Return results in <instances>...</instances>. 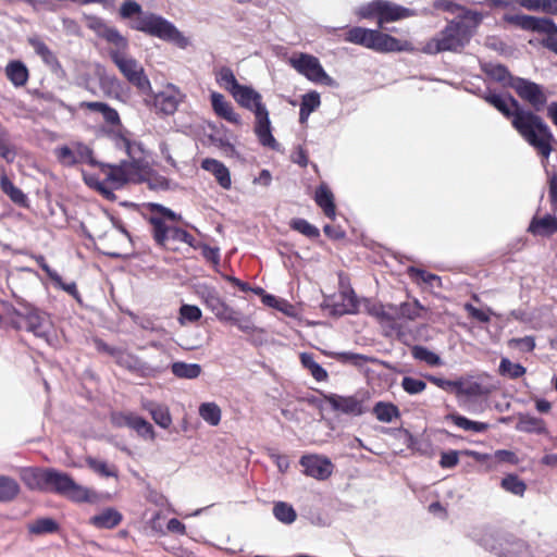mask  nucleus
<instances>
[{
  "mask_svg": "<svg viewBox=\"0 0 557 557\" xmlns=\"http://www.w3.org/2000/svg\"><path fill=\"white\" fill-rule=\"evenodd\" d=\"M446 420L451 421L456 426L473 433H482L488 429V424L484 422L472 421L458 413H449Z\"/></svg>",
  "mask_w": 557,
  "mask_h": 557,
  "instance_id": "nucleus-33",
  "label": "nucleus"
},
{
  "mask_svg": "<svg viewBox=\"0 0 557 557\" xmlns=\"http://www.w3.org/2000/svg\"><path fill=\"white\" fill-rule=\"evenodd\" d=\"M320 95L317 91H311L302 96L300 109L312 113L320 107Z\"/></svg>",
  "mask_w": 557,
  "mask_h": 557,
  "instance_id": "nucleus-58",
  "label": "nucleus"
},
{
  "mask_svg": "<svg viewBox=\"0 0 557 557\" xmlns=\"http://www.w3.org/2000/svg\"><path fill=\"white\" fill-rule=\"evenodd\" d=\"M29 46L34 49L37 55L41 58V60L49 66H53L58 64V60L54 53L49 49V47L37 36L29 37L27 39Z\"/></svg>",
  "mask_w": 557,
  "mask_h": 557,
  "instance_id": "nucleus-34",
  "label": "nucleus"
},
{
  "mask_svg": "<svg viewBox=\"0 0 557 557\" xmlns=\"http://www.w3.org/2000/svg\"><path fill=\"white\" fill-rule=\"evenodd\" d=\"M87 466L97 474L106 478H116L117 469L114 465H109L104 460L96 459L94 457L86 458Z\"/></svg>",
  "mask_w": 557,
  "mask_h": 557,
  "instance_id": "nucleus-42",
  "label": "nucleus"
},
{
  "mask_svg": "<svg viewBox=\"0 0 557 557\" xmlns=\"http://www.w3.org/2000/svg\"><path fill=\"white\" fill-rule=\"evenodd\" d=\"M124 423L145 440L153 441L156 438L153 426L147 420L137 414H126L124 417Z\"/></svg>",
  "mask_w": 557,
  "mask_h": 557,
  "instance_id": "nucleus-24",
  "label": "nucleus"
},
{
  "mask_svg": "<svg viewBox=\"0 0 557 557\" xmlns=\"http://www.w3.org/2000/svg\"><path fill=\"white\" fill-rule=\"evenodd\" d=\"M508 86L515 89L517 95L525 102H528L535 111L544 109L547 102V96L544 88L527 78L516 77L511 78Z\"/></svg>",
  "mask_w": 557,
  "mask_h": 557,
  "instance_id": "nucleus-9",
  "label": "nucleus"
},
{
  "mask_svg": "<svg viewBox=\"0 0 557 557\" xmlns=\"http://www.w3.org/2000/svg\"><path fill=\"white\" fill-rule=\"evenodd\" d=\"M210 99L212 109L218 116L235 125L242 123L240 115L235 112L232 103L222 94L213 91L210 95Z\"/></svg>",
  "mask_w": 557,
  "mask_h": 557,
  "instance_id": "nucleus-18",
  "label": "nucleus"
},
{
  "mask_svg": "<svg viewBox=\"0 0 557 557\" xmlns=\"http://www.w3.org/2000/svg\"><path fill=\"white\" fill-rule=\"evenodd\" d=\"M149 208L151 210V215H158V216H161L164 221L165 220H169V221H177L181 219V216L178 214H176L174 211H172L171 209L162 206V205H159V203H150L149 205Z\"/></svg>",
  "mask_w": 557,
  "mask_h": 557,
  "instance_id": "nucleus-59",
  "label": "nucleus"
},
{
  "mask_svg": "<svg viewBox=\"0 0 557 557\" xmlns=\"http://www.w3.org/2000/svg\"><path fill=\"white\" fill-rule=\"evenodd\" d=\"M198 412L201 419L211 426H216L221 422V408L213 401L202 403L199 406Z\"/></svg>",
  "mask_w": 557,
  "mask_h": 557,
  "instance_id": "nucleus-35",
  "label": "nucleus"
},
{
  "mask_svg": "<svg viewBox=\"0 0 557 557\" xmlns=\"http://www.w3.org/2000/svg\"><path fill=\"white\" fill-rule=\"evenodd\" d=\"M505 557H531L530 548L523 541H517L511 544Z\"/></svg>",
  "mask_w": 557,
  "mask_h": 557,
  "instance_id": "nucleus-60",
  "label": "nucleus"
},
{
  "mask_svg": "<svg viewBox=\"0 0 557 557\" xmlns=\"http://www.w3.org/2000/svg\"><path fill=\"white\" fill-rule=\"evenodd\" d=\"M412 356L414 359L424 361L425 363L432 367L442 366L443 363L441 357L437 354L429 350L426 347L423 346H414L412 348Z\"/></svg>",
  "mask_w": 557,
  "mask_h": 557,
  "instance_id": "nucleus-49",
  "label": "nucleus"
},
{
  "mask_svg": "<svg viewBox=\"0 0 557 557\" xmlns=\"http://www.w3.org/2000/svg\"><path fill=\"white\" fill-rule=\"evenodd\" d=\"M7 77L16 86H24L28 81V70L21 61H11L5 67Z\"/></svg>",
  "mask_w": 557,
  "mask_h": 557,
  "instance_id": "nucleus-29",
  "label": "nucleus"
},
{
  "mask_svg": "<svg viewBox=\"0 0 557 557\" xmlns=\"http://www.w3.org/2000/svg\"><path fill=\"white\" fill-rule=\"evenodd\" d=\"M423 307L420 305L418 300L412 302H403L398 308V314L401 318L414 320L420 317V311Z\"/></svg>",
  "mask_w": 557,
  "mask_h": 557,
  "instance_id": "nucleus-53",
  "label": "nucleus"
},
{
  "mask_svg": "<svg viewBox=\"0 0 557 557\" xmlns=\"http://www.w3.org/2000/svg\"><path fill=\"white\" fill-rule=\"evenodd\" d=\"M0 187L2 191L10 197V199L18 205H23L26 201V196L24 193L14 186V184L9 180L5 174L0 176Z\"/></svg>",
  "mask_w": 557,
  "mask_h": 557,
  "instance_id": "nucleus-46",
  "label": "nucleus"
},
{
  "mask_svg": "<svg viewBox=\"0 0 557 557\" xmlns=\"http://www.w3.org/2000/svg\"><path fill=\"white\" fill-rule=\"evenodd\" d=\"M172 373L181 379L193 380L200 375L201 367L198 363L174 362L171 367Z\"/></svg>",
  "mask_w": 557,
  "mask_h": 557,
  "instance_id": "nucleus-38",
  "label": "nucleus"
},
{
  "mask_svg": "<svg viewBox=\"0 0 557 557\" xmlns=\"http://www.w3.org/2000/svg\"><path fill=\"white\" fill-rule=\"evenodd\" d=\"M325 400L334 411L350 417H359L366 411L363 400L358 395L330 394L325 397Z\"/></svg>",
  "mask_w": 557,
  "mask_h": 557,
  "instance_id": "nucleus-12",
  "label": "nucleus"
},
{
  "mask_svg": "<svg viewBox=\"0 0 557 557\" xmlns=\"http://www.w3.org/2000/svg\"><path fill=\"white\" fill-rule=\"evenodd\" d=\"M372 33L373 29L356 26L346 33L345 40L369 49Z\"/></svg>",
  "mask_w": 557,
  "mask_h": 557,
  "instance_id": "nucleus-37",
  "label": "nucleus"
},
{
  "mask_svg": "<svg viewBox=\"0 0 557 557\" xmlns=\"http://www.w3.org/2000/svg\"><path fill=\"white\" fill-rule=\"evenodd\" d=\"M54 156L64 166H74L82 163H95L92 150L82 143H73L70 146L57 147L54 149Z\"/></svg>",
  "mask_w": 557,
  "mask_h": 557,
  "instance_id": "nucleus-10",
  "label": "nucleus"
},
{
  "mask_svg": "<svg viewBox=\"0 0 557 557\" xmlns=\"http://www.w3.org/2000/svg\"><path fill=\"white\" fill-rule=\"evenodd\" d=\"M123 516L114 508H106L89 519V523L98 529H113L121 523Z\"/></svg>",
  "mask_w": 557,
  "mask_h": 557,
  "instance_id": "nucleus-23",
  "label": "nucleus"
},
{
  "mask_svg": "<svg viewBox=\"0 0 557 557\" xmlns=\"http://www.w3.org/2000/svg\"><path fill=\"white\" fill-rule=\"evenodd\" d=\"M341 302L334 304V312L336 314H350L357 312L358 300L355 292L351 288H347L339 294Z\"/></svg>",
  "mask_w": 557,
  "mask_h": 557,
  "instance_id": "nucleus-28",
  "label": "nucleus"
},
{
  "mask_svg": "<svg viewBox=\"0 0 557 557\" xmlns=\"http://www.w3.org/2000/svg\"><path fill=\"white\" fill-rule=\"evenodd\" d=\"M273 515L280 522L285 524H292L297 518V513L293 506L285 502H277L274 504Z\"/></svg>",
  "mask_w": 557,
  "mask_h": 557,
  "instance_id": "nucleus-45",
  "label": "nucleus"
},
{
  "mask_svg": "<svg viewBox=\"0 0 557 557\" xmlns=\"http://www.w3.org/2000/svg\"><path fill=\"white\" fill-rule=\"evenodd\" d=\"M122 18H133L131 27L135 30L174 44L181 49L187 48L189 39L177 27L161 15L144 12L141 5L134 0H126L120 8Z\"/></svg>",
  "mask_w": 557,
  "mask_h": 557,
  "instance_id": "nucleus-4",
  "label": "nucleus"
},
{
  "mask_svg": "<svg viewBox=\"0 0 557 557\" xmlns=\"http://www.w3.org/2000/svg\"><path fill=\"white\" fill-rule=\"evenodd\" d=\"M300 361L317 381L321 382L326 380L327 372L318 362H315L312 354L302 352L300 355Z\"/></svg>",
  "mask_w": 557,
  "mask_h": 557,
  "instance_id": "nucleus-44",
  "label": "nucleus"
},
{
  "mask_svg": "<svg viewBox=\"0 0 557 557\" xmlns=\"http://www.w3.org/2000/svg\"><path fill=\"white\" fill-rule=\"evenodd\" d=\"M516 429L521 432L527 433H535V434H546L547 429L543 419L531 416V414H520L518 417V422Z\"/></svg>",
  "mask_w": 557,
  "mask_h": 557,
  "instance_id": "nucleus-26",
  "label": "nucleus"
},
{
  "mask_svg": "<svg viewBox=\"0 0 557 557\" xmlns=\"http://www.w3.org/2000/svg\"><path fill=\"white\" fill-rule=\"evenodd\" d=\"M201 318V310L197 306L183 305L180 309V322H196Z\"/></svg>",
  "mask_w": 557,
  "mask_h": 557,
  "instance_id": "nucleus-55",
  "label": "nucleus"
},
{
  "mask_svg": "<svg viewBox=\"0 0 557 557\" xmlns=\"http://www.w3.org/2000/svg\"><path fill=\"white\" fill-rule=\"evenodd\" d=\"M505 20L508 23H511V24H515V25L521 27L522 29L533 30V28H534V23H535L534 16L524 15V14H516V15H506Z\"/></svg>",
  "mask_w": 557,
  "mask_h": 557,
  "instance_id": "nucleus-57",
  "label": "nucleus"
},
{
  "mask_svg": "<svg viewBox=\"0 0 557 557\" xmlns=\"http://www.w3.org/2000/svg\"><path fill=\"white\" fill-rule=\"evenodd\" d=\"M228 322L236 325L242 332L247 334H251L256 330L251 319L240 315L237 311H234L232 319H230Z\"/></svg>",
  "mask_w": 557,
  "mask_h": 557,
  "instance_id": "nucleus-56",
  "label": "nucleus"
},
{
  "mask_svg": "<svg viewBox=\"0 0 557 557\" xmlns=\"http://www.w3.org/2000/svg\"><path fill=\"white\" fill-rule=\"evenodd\" d=\"M235 101L243 108L256 112H260L261 109H267L262 103V96L250 86L240 85L232 94Z\"/></svg>",
  "mask_w": 557,
  "mask_h": 557,
  "instance_id": "nucleus-15",
  "label": "nucleus"
},
{
  "mask_svg": "<svg viewBox=\"0 0 557 557\" xmlns=\"http://www.w3.org/2000/svg\"><path fill=\"white\" fill-rule=\"evenodd\" d=\"M144 408L149 411L153 421L162 429H169L172 424V417L166 406L148 401Z\"/></svg>",
  "mask_w": 557,
  "mask_h": 557,
  "instance_id": "nucleus-30",
  "label": "nucleus"
},
{
  "mask_svg": "<svg viewBox=\"0 0 557 557\" xmlns=\"http://www.w3.org/2000/svg\"><path fill=\"white\" fill-rule=\"evenodd\" d=\"M86 25L89 29L94 30L99 37H102L109 25L100 17L88 16L86 17Z\"/></svg>",
  "mask_w": 557,
  "mask_h": 557,
  "instance_id": "nucleus-62",
  "label": "nucleus"
},
{
  "mask_svg": "<svg viewBox=\"0 0 557 557\" xmlns=\"http://www.w3.org/2000/svg\"><path fill=\"white\" fill-rule=\"evenodd\" d=\"M525 368L520 363H515L508 358H502L498 372L502 376L507 379H519L525 374Z\"/></svg>",
  "mask_w": 557,
  "mask_h": 557,
  "instance_id": "nucleus-43",
  "label": "nucleus"
},
{
  "mask_svg": "<svg viewBox=\"0 0 557 557\" xmlns=\"http://www.w3.org/2000/svg\"><path fill=\"white\" fill-rule=\"evenodd\" d=\"M293 230L301 233L309 238H317L320 235L319 230L304 219H295L290 222Z\"/></svg>",
  "mask_w": 557,
  "mask_h": 557,
  "instance_id": "nucleus-51",
  "label": "nucleus"
},
{
  "mask_svg": "<svg viewBox=\"0 0 557 557\" xmlns=\"http://www.w3.org/2000/svg\"><path fill=\"white\" fill-rule=\"evenodd\" d=\"M306 475L317 480H326L333 472L332 461L320 455H306L300 459Z\"/></svg>",
  "mask_w": 557,
  "mask_h": 557,
  "instance_id": "nucleus-13",
  "label": "nucleus"
},
{
  "mask_svg": "<svg viewBox=\"0 0 557 557\" xmlns=\"http://www.w3.org/2000/svg\"><path fill=\"white\" fill-rule=\"evenodd\" d=\"M206 306L214 313V315L224 322L232 319L234 309L226 305L216 294L214 289H208L203 295Z\"/></svg>",
  "mask_w": 557,
  "mask_h": 557,
  "instance_id": "nucleus-21",
  "label": "nucleus"
},
{
  "mask_svg": "<svg viewBox=\"0 0 557 557\" xmlns=\"http://www.w3.org/2000/svg\"><path fill=\"white\" fill-rule=\"evenodd\" d=\"M201 168L210 172L223 189H230L232 186L230 170L219 160L206 158L201 161Z\"/></svg>",
  "mask_w": 557,
  "mask_h": 557,
  "instance_id": "nucleus-19",
  "label": "nucleus"
},
{
  "mask_svg": "<svg viewBox=\"0 0 557 557\" xmlns=\"http://www.w3.org/2000/svg\"><path fill=\"white\" fill-rule=\"evenodd\" d=\"M145 104L154 110L157 114L164 116L173 115L180 104L184 101V92L174 84H166L161 90L154 92H143Z\"/></svg>",
  "mask_w": 557,
  "mask_h": 557,
  "instance_id": "nucleus-6",
  "label": "nucleus"
},
{
  "mask_svg": "<svg viewBox=\"0 0 557 557\" xmlns=\"http://www.w3.org/2000/svg\"><path fill=\"white\" fill-rule=\"evenodd\" d=\"M401 387L406 393L417 395L426 388V384L422 380L414 379L412 376H405L401 380Z\"/></svg>",
  "mask_w": 557,
  "mask_h": 557,
  "instance_id": "nucleus-54",
  "label": "nucleus"
},
{
  "mask_svg": "<svg viewBox=\"0 0 557 557\" xmlns=\"http://www.w3.org/2000/svg\"><path fill=\"white\" fill-rule=\"evenodd\" d=\"M113 140L115 147L125 151L129 160H123L119 165L108 166L104 174L110 190L117 189L128 182L141 181L149 168L146 150L129 133L115 134Z\"/></svg>",
  "mask_w": 557,
  "mask_h": 557,
  "instance_id": "nucleus-3",
  "label": "nucleus"
},
{
  "mask_svg": "<svg viewBox=\"0 0 557 557\" xmlns=\"http://www.w3.org/2000/svg\"><path fill=\"white\" fill-rule=\"evenodd\" d=\"M533 30L553 34L557 32L556 24L546 17H535Z\"/></svg>",
  "mask_w": 557,
  "mask_h": 557,
  "instance_id": "nucleus-64",
  "label": "nucleus"
},
{
  "mask_svg": "<svg viewBox=\"0 0 557 557\" xmlns=\"http://www.w3.org/2000/svg\"><path fill=\"white\" fill-rule=\"evenodd\" d=\"M28 532L34 535L55 533L59 530L58 522L52 518H39L28 524Z\"/></svg>",
  "mask_w": 557,
  "mask_h": 557,
  "instance_id": "nucleus-36",
  "label": "nucleus"
},
{
  "mask_svg": "<svg viewBox=\"0 0 557 557\" xmlns=\"http://www.w3.org/2000/svg\"><path fill=\"white\" fill-rule=\"evenodd\" d=\"M17 156L14 145L9 140L8 132L0 137V157L8 163H12Z\"/></svg>",
  "mask_w": 557,
  "mask_h": 557,
  "instance_id": "nucleus-52",
  "label": "nucleus"
},
{
  "mask_svg": "<svg viewBox=\"0 0 557 557\" xmlns=\"http://www.w3.org/2000/svg\"><path fill=\"white\" fill-rule=\"evenodd\" d=\"M101 38L112 44L119 52H123L128 46L127 39L115 27L109 26Z\"/></svg>",
  "mask_w": 557,
  "mask_h": 557,
  "instance_id": "nucleus-50",
  "label": "nucleus"
},
{
  "mask_svg": "<svg viewBox=\"0 0 557 557\" xmlns=\"http://www.w3.org/2000/svg\"><path fill=\"white\" fill-rule=\"evenodd\" d=\"M380 15L377 20L379 26H383L385 23L396 22L399 20H404L407 17H411L417 15V13L408 8L401 7L399 4L380 0Z\"/></svg>",
  "mask_w": 557,
  "mask_h": 557,
  "instance_id": "nucleus-16",
  "label": "nucleus"
},
{
  "mask_svg": "<svg viewBox=\"0 0 557 557\" xmlns=\"http://www.w3.org/2000/svg\"><path fill=\"white\" fill-rule=\"evenodd\" d=\"M408 273L418 284L423 283L431 288L440 287L442 285L440 276L424 270L411 267L408 269Z\"/></svg>",
  "mask_w": 557,
  "mask_h": 557,
  "instance_id": "nucleus-40",
  "label": "nucleus"
},
{
  "mask_svg": "<svg viewBox=\"0 0 557 557\" xmlns=\"http://www.w3.org/2000/svg\"><path fill=\"white\" fill-rule=\"evenodd\" d=\"M112 357L119 366L131 372L145 375L150 370L146 362L141 361L138 357L129 354L128 351L122 349L112 350Z\"/></svg>",
  "mask_w": 557,
  "mask_h": 557,
  "instance_id": "nucleus-20",
  "label": "nucleus"
},
{
  "mask_svg": "<svg viewBox=\"0 0 557 557\" xmlns=\"http://www.w3.org/2000/svg\"><path fill=\"white\" fill-rule=\"evenodd\" d=\"M484 100L496 108L507 117H512L511 124L520 136L539 153L547 159L552 151V144L555 141L554 135L544 120L535 113L522 109L519 102L509 96L488 92L483 96Z\"/></svg>",
  "mask_w": 557,
  "mask_h": 557,
  "instance_id": "nucleus-1",
  "label": "nucleus"
},
{
  "mask_svg": "<svg viewBox=\"0 0 557 557\" xmlns=\"http://www.w3.org/2000/svg\"><path fill=\"white\" fill-rule=\"evenodd\" d=\"M151 225V233L156 243L160 246H166L171 240V233L173 226L166 224V222L158 215H151L149 218Z\"/></svg>",
  "mask_w": 557,
  "mask_h": 557,
  "instance_id": "nucleus-25",
  "label": "nucleus"
},
{
  "mask_svg": "<svg viewBox=\"0 0 557 557\" xmlns=\"http://www.w3.org/2000/svg\"><path fill=\"white\" fill-rule=\"evenodd\" d=\"M528 231L535 236L547 237L557 232V218L546 214L542 218H533Z\"/></svg>",
  "mask_w": 557,
  "mask_h": 557,
  "instance_id": "nucleus-22",
  "label": "nucleus"
},
{
  "mask_svg": "<svg viewBox=\"0 0 557 557\" xmlns=\"http://www.w3.org/2000/svg\"><path fill=\"white\" fill-rule=\"evenodd\" d=\"M314 200L317 205L323 210L324 214L330 218H335L334 196L325 185H320L315 190Z\"/></svg>",
  "mask_w": 557,
  "mask_h": 557,
  "instance_id": "nucleus-27",
  "label": "nucleus"
},
{
  "mask_svg": "<svg viewBox=\"0 0 557 557\" xmlns=\"http://www.w3.org/2000/svg\"><path fill=\"white\" fill-rule=\"evenodd\" d=\"M456 391L467 396H479L482 394V386L476 382L465 385L461 381H457Z\"/></svg>",
  "mask_w": 557,
  "mask_h": 557,
  "instance_id": "nucleus-61",
  "label": "nucleus"
},
{
  "mask_svg": "<svg viewBox=\"0 0 557 557\" xmlns=\"http://www.w3.org/2000/svg\"><path fill=\"white\" fill-rule=\"evenodd\" d=\"M471 36L472 32L469 25L454 20L435 37L426 41L422 52L425 54H437L443 51L456 52L469 42Z\"/></svg>",
  "mask_w": 557,
  "mask_h": 557,
  "instance_id": "nucleus-5",
  "label": "nucleus"
},
{
  "mask_svg": "<svg viewBox=\"0 0 557 557\" xmlns=\"http://www.w3.org/2000/svg\"><path fill=\"white\" fill-rule=\"evenodd\" d=\"M373 413L375 414L379 421L384 423H389L394 419L399 417L398 408L391 403L384 401H379L374 405Z\"/></svg>",
  "mask_w": 557,
  "mask_h": 557,
  "instance_id": "nucleus-39",
  "label": "nucleus"
},
{
  "mask_svg": "<svg viewBox=\"0 0 557 557\" xmlns=\"http://www.w3.org/2000/svg\"><path fill=\"white\" fill-rule=\"evenodd\" d=\"M256 126L255 132L259 138V141L274 150L278 149V144L271 133V122L269 119L268 109H261L260 112H256Z\"/></svg>",
  "mask_w": 557,
  "mask_h": 557,
  "instance_id": "nucleus-17",
  "label": "nucleus"
},
{
  "mask_svg": "<svg viewBox=\"0 0 557 557\" xmlns=\"http://www.w3.org/2000/svg\"><path fill=\"white\" fill-rule=\"evenodd\" d=\"M21 487L16 480L0 475V503H10L20 494Z\"/></svg>",
  "mask_w": 557,
  "mask_h": 557,
  "instance_id": "nucleus-32",
  "label": "nucleus"
},
{
  "mask_svg": "<svg viewBox=\"0 0 557 557\" xmlns=\"http://www.w3.org/2000/svg\"><path fill=\"white\" fill-rule=\"evenodd\" d=\"M465 309L473 319L480 322H488L491 319V314L493 313L491 309H479L472 306L471 304H466Z\"/></svg>",
  "mask_w": 557,
  "mask_h": 557,
  "instance_id": "nucleus-63",
  "label": "nucleus"
},
{
  "mask_svg": "<svg viewBox=\"0 0 557 557\" xmlns=\"http://www.w3.org/2000/svg\"><path fill=\"white\" fill-rule=\"evenodd\" d=\"M216 83L227 90L231 95L237 88H239L240 84L237 82L233 71L230 67H221L215 75Z\"/></svg>",
  "mask_w": 557,
  "mask_h": 557,
  "instance_id": "nucleus-41",
  "label": "nucleus"
},
{
  "mask_svg": "<svg viewBox=\"0 0 557 557\" xmlns=\"http://www.w3.org/2000/svg\"><path fill=\"white\" fill-rule=\"evenodd\" d=\"M369 49L381 53L414 52V47L410 41L397 39L377 29H373Z\"/></svg>",
  "mask_w": 557,
  "mask_h": 557,
  "instance_id": "nucleus-11",
  "label": "nucleus"
},
{
  "mask_svg": "<svg viewBox=\"0 0 557 557\" xmlns=\"http://www.w3.org/2000/svg\"><path fill=\"white\" fill-rule=\"evenodd\" d=\"M485 73L496 82L503 83L508 86V83L511 78H516L512 76L506 66L500 64H487L484 67Z\"/></svg>",
  "mask_w": 557,
  "mask_h": 557,
  "instance_id": "nucleus-48",
  "label": "nucleus"
},
{
  "mask_svg": "<svg viewBox=\"0 0 557 557\" xmlns=\"http://www.w3.org/2000/svg\"><path fill=\"white\" fill-rule=\"evenodd\" d=\"M289 64L301 75L306 76L313 83L331 85L333 79L322 67L318 58L307 54L299 53L289 59Z\"/></svg>",
  "mask_w": 557,
  "mask_h": 557,
  "instance_id": "nucleus-8",
  "label": "nucleus"
},
{
  "mask_svg": "<svg viewBox=\"0 0 557 557\" xmlns=\"http://www.w3.org/2000/svg\"><path fill=\"white\" fill-rule=\"evenodd\" d=\"M17 315L24 323L23 327L28 332H32L38 337H47L50 330V322L42 312L37 309H27L24 314L18 313Z\"/></svg>",
  "mask_w": 557,
  "mask_h": 557,
  "instance_id": "nucleus-14",
  "label": "nucleus"
},
{
  "mask_svg": "<svg viewBox=\"0 0 557 557\" xmlns=\"http://www.w3.org/2000/svg\"><path fill=\"white\" fill-rule=\"evenodd\" d=\"M110 57L127 82L135 86L140 94L151 91L150 79L146 75L144 66L136 59L124 52H119V50H111Z\"/></svg>",
  "mask_w": 557,
  "mask_h": 557,
  "instance_id": "nucleus-7",
  "label": "nucleus"
},
{
  "mask_svg": "<svg viewBox=\"0 0 557 557\" xmlns=\"http://www.w3.org/2000/svg\"><path fill=\"white\" fill-rule=\"evenodd\" d=\"M530 11H540L546 14H557V0H511Z\"/></svg>",
  "mask_w": 557,
  "mask_h": 557,
  "instance_id": "nucleus-31",
  "label": "nucleus"
},
{
  "mask_svg": "<svg viewBox=\"0 0 557 557\" xmlns=\"http://www.w3.org/2000/svg\"><path fill=\"white\" fill-rule=\"evenodd\" d=\"M20 476L32 491L57 493L74 503L99 504L109 498V494L79 485L69 474L54 469L24 468Z\"/></svg>",
  "mask_w": 557,
  "mask_h": 557,
  "instance_id": "nucleus-2",
  "label": "nucleus"
},
{
  "mask_svg": "<svg viewBox=\"0 0 557 557\" xmlns=\"http://www.w3.org/2000/svg\"><path fill=\"white\" fill-rule=\"evenodd\" d=\"M502 487L513 495L522 496L527 490L525 483L516 474H508L502 479Z\"/></svg>",
  "mask_w": 557,
  "mask_h": 557,
  "instance_id": "nucleus-47",
  "label": "nucleus"
}]
</instances>
